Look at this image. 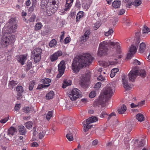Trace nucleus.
Here are the masks:
<instances>
[{
  "instance_id": "1",
  "label": "nucleus",
  "mask_w": 150,
  "mask_h": 150,
  "mask_svg": "<svg viewBox=\"0 0 150 150\" xmlns=\"http://www.w3.org/2000/svg\"><path fill=\"white\" fill-rule=\"evenodd\" d=\"M17 28L16 19L11 18L3 28V36L1 41L2 45L7 46L13 44L15 41V35L11 33L15 32Z\"/></svg>"
},
{
  "instance_id": "2",
  "label": "nucleus",
  "mask_w": 150,
  "mask_h": 150,
  "mask_svg": "<svg viewBox=\"0 0 150 150\" xmlns=\"http://www.w3.org/2000/svg\"><path fill=\"white\" fill-rule=\"evenodd\" d=\"M93 59V58L88 53L74 58L72 64L71 69L74 72L77 73L81 68L90 64Z\"/></svg>"
},
{
  "instance_id": "3",
  "label": "nucleus",
  "mask_w": 150,
  "mask_h": 150,
  "mask_svg": "<svg viewBox=\"0 0 150 150\" xmlns=\"http://www.w3.org/2000/svg\"><path fill=\"white\" fill-rule=\"evenodd\" d=\"M116 47V52L120 54L122 52L121 45L118 42H114L110 41H105L100 43L98 52V54L100 56L105 55L108 51V47Z\"/></svg>"
},
{
  "instance_id": "4",
  "label": "nucleus",
  "mask_w": 150,
  "mask_h": 150,
  "mask_svg": "<svg viewBox=\"0 0 150 150\" xmlns=\"http://www.w3.org/2000/svg\"><path fill=\"white\" fill-rule=\"evenodd\" d=\"M115 91V87L114 85L110 83L108 84L104 89L103 93L100 96L98 101L103 106L106 105L108 99L112 96Z\"/></svg>"
},
{
  "instance_id": "5",
  "label": "nucleus",
  "mask_w": 150,
  "mask_h": 150,
  "mask_svg": "<svg viewBox=\"0 0 150 150\" xmlns=\"http://www.w3.org/2000/svg\"><path fill=\"white\" fill-rule=\"evenodd\" d=\"M57 0H42L41 3L42 9H45L46 13L50 16L54 13L57 10L58 7Z\"/></svg>"
},
{
  "instance_id": "6",
  "label": "nucleus",
  "mask_w": 150,
  "mask_h": 150,
  "mask_svg": "<svg viewBox=\"0 0 150 150\" xmlns=\"http://www.w3.org/2000/svg\"><path fill=\"white\" fill-rule=\"evenodd\" d=\"M138 75L144 77L145 76L146 72L144 69H141L139 71L137 67H135L133 68L128 74L129 79L131 81H133Z\"/></svg>"
},
{
  "instance_id": "7",
  "label": "nucleus",
  "mask_w": 150,
  "mask_h": 150,
  "mask_svg": "<svg viewBox=\"0 0 150 150\" xmlns=\"http://www.w3.org/2000/svg\"><path fill=\"white\" fill-rule=\"evenodd\" d=\"M135 35L137 37L136 38L135 40L137 41L136 43V46L132 45L129 48V49L126 57L127 59H130L134 56V55L137 52V47L140 42V40L139 38V37L140 36V33L139 32L135 34Z\"/></svg>"
},
{
  "instance_id": "8",
  "label": "nucleus",
  "mask_w": 150,
  "mask_h": 150,
  "mask_svg": "<svg viewBox=\"0 0 150 150\" xmlns=\"http://www.w3.org/2000/svg\"><path fill=\"white\" fill-rule=\"evenodd\" d=\"M98 120V117L92 116L88 119L86 122H83L82 124L83 125V131L86 132L88 131L92 126V125L90 124L97 121Z\"/></svg>"
},
{
  "instance_id": "9",
  "label": "nucleus",
  "mask_w": 150,
  "mask_h": 150,
  "mask_svg": "<svg viewBox=\"0 0 150 150\" xmlns=\"http://www.w3.org/2000/svg\"><path fill=\"white\" fill-rule=\"evenodd\" d=\"M42 51V50L39 47L36 48L33 51L32 54L34 57V62L35 63H37L40 61Z\"/></svg>"
},
{
  "instance_id": "10",
  "label": "nucleus",
  "mask_w": 150,
  "mask_h": 150,
  "mask_svg": "<svg viewBox=\"0 0 150 150\" xmlns=\"http://www.w3.org/2000/svg\"><path fill=\"white\" fill-rule=\"evenodd\" d=\"M90 75L89 74H86L79 76V81L82 86H87L90 80Z\"/></svg>"
},
{
  "instance_id": "11",
  "label": "nucleus",
  "mask_w": 150,
  "mask_h": 150,
  "mask_svg": "<svg viewBox=\"0 0 150 150\" xmlns=\"http://www.w3.org/2000/svg\"><path fill=\"white\" fill-rule=\"evenodd\" d=\"M69 96L72 100H75L77 98L81 97L80 91L76 88H74L69 94Z\"/></svg>"
},
{
  "instance_id": "12",
  "label": "nucleus",
  "mask_w": 150,
  "mask_h": 150,
  "mask_svg": "<svg viewBox=\"0 0 150 150\" xmlns=\"http://www.w3.org/2000/svg\"><path fill=\"white\" fill-rule=\"evenodd\" d=\"M76 132L74 129L70 128L69 129L68 134L66 135V137L69 141H71L73 140Z\"/></svg>"
},
{
  "instance_id": "13",
  "label": "nucleus",
  "mask_w": 150,
  "mask_h": 150,
  "mask_svg": "<svg viewBox=\"0 0 150 150\" xmlns=\"http://www.w3.org/2000/svg\"><path fill=\"white\" fill-rule=\"evenodd\" d=\"M122 84L123 87L126 90H129L131 88L130 85L128 83V81L127 76L125 75H123L122 78Z\"/></svg>"
},
{
  "instance_id": "14",
  "label": "nucleus",
  "mask_w": 150,
  "mask_h": 150,
  "mask_svg": "<svg viewBox=\"0 0 150 150\" xmlns=\"http://www.w3.org/2000/svg\"><path fill=\"white\" fill-rule=\"evenodd\" d=\"M73 0H67L64 9V11L62 10L59 12V13L60 14H64V11H67L69 10L71 6Z\"/></svg>"
},
{
  "instance_id": "15",
  "label": "nucleus",
  "mask_w": 150,
  "mask_h": 150,
  "mask_svg": "<svg viewBox=\"0 0 150 150\" xmlns=\"http://www.w3.org/2000/svg\"><path fill=\"white\" fill-rule=\"evenodd\" d=\"M62 53L61 51H58L50 55V59L51 62H53L56 60L58 58L62 55Z\"/></svg>"
},
{
  "instance_id": "16",
  "label": "nucleus",
  "mask_w": 150,
  "mask_h": 150,
  "mask_svg": "<svg viewBox=\"0 0 150 150\" xmlns=\"http://www.w3.org/2000/svg\"><path fill=\"white\" fill-rule=\"evenodd\" d=\"M119 62L117 61V60L115 59V61L108 62H103L102 63V66L104 67H106L109 66L110 65H115L118 64Z\"/></svg>"
},
{
  "instance_id": "17",
  "label": "nucleus",
  "mask_w": 150,
  "mask_h": 150,
  "mask_svg": "<svg viewBox=\"0 0 150 150\" xmlns=\"http://www.w3.org/2000/svg\"><path fill=\"white\" fill-rule=\"evenodd\" d=\"M27 57L26 54L21 55L18 57V60L22 65H23L27 60Z\"/></svg>"
},
{
  "instance_id": "18",
  "label": "nucleus",
  "mask_w": 150,
  "mask_h": 150,
  "mask_svg": "<svg viewBox=\"0 0 150 150\" xmlns=\"http://www.w3.org/2000/svg\"><path fill=\"white\" fill-rule=\"evenodd\" d=\"M64 64L65 62L62 61H61L60 63L58 65V70L59 71L64 72L65 69Z\"/></svg>"
},
{
  "instance_id": "19",
  "label": "nucleus",
  "mask_w": 150,
  "mask_h": 150,
  "mask_svg": "<svg viewBox=\"0 0 150 150\" xmlns=\"http://www.w3.org/2000/svg\"><path fill=\"white\" fill-rule=\"evenodd\" d=\"M90 34V31L89 30H87L81 39V41L83 42H85L89 37V35Z\"/></svg>"
},
{
  "instance_id": "20",
  "label": "nucleus",
  "mask_w": 150,
  "mask_h": 150,
  "mask_svg": "<svg viewBox=\"0 0 150 150\" xmlns=\"http://www.w3.org/2000/svg\"><path fill=\"white\" fill-rule=\"evenodd\" d=\"M83 12L82 11H79L76 15V22H79L83 16Z\"/></svg>"
},
{
  "instance_id": "21",
  "label": "nucleus",
  "mask_w": 150,
  "mask_h": 150,
  "mask_svg": "<svg viewBox=\"0 0 150 150\" xmlns=\"http://www.w3.org/2000/svg\"><path fill=\"white\" fill-rule=\"evenodd\" d=\"M42 128L41 127H34L33 129V135L35 136L37 134L39 133V132L42 131Z\"/></svg>"
},
{
  "instance_id": "22",
  "label": "nucleus",
  "mask_w": 150,
  "mask_h": 150,
  "mask_svg": "<svg viewBox=\"0 0 150 150\" xmlns=\"http://www.w3.org/2000/svg\"><path fill=\"white\" fill-rule=\"evenodd\" d=\"M127 107L126 106L123 105L120 107L117 110L118 113L120 114H122L126 111Z\"/></svg>"
},
{
  "instance_id": "23",
  "label": "nucleus",
  "mask_w": 150,
  "mask_h": 150,
  "mask_svg": "<svg viewBox=\"0 0 150 150\" xmlns=\"http://www.w3.org/2000/svg\"><path fill=\"white\" fill-rule=\"evenodd\" d=\"M121 3L120 1H115L112 3V6L115 8H117L120 7L121 5Z\"/></svg>"
},
{
  "instance_id": "24",
  "label": "nucleus",
  "mask_w": 150,
  "mask_h": 150,
  "mask_svg": "<svg viewBox=\"0 0 150 150\" xmlns=\"http://www.w3.org/2000/svg\"><path fill=\"white\" fill-rule=\"evenodd\" d=\"M16 89L18 93V98H20L21 97V93L23 92L24 91L23 88L21 86H18L17 87Z\"/></svg>"
},
{
  "instance_id": "25",
  "label": "nucleus",
  "mask_w": 150,
  "mask_h": 150,
  "mask_svg": "<svg viewBox=\"0 0 150 150\" xmlns=\"http://www.w3.org/2000/svg\"><path fill=\"white\" fill-rule=\"evenodd\" d=\"M150 33V29L147 26L144 25L142 29V33L143 34L145 35L149 34Z\"/></svg>"
},
{
  "instance_id": "26",
  "label": "nucleus",
  "mask_w": 150,
  "mask_h": 150,
  "mask_svg": "<svg viewBox=\"0 0 150 150\" xmlns=\"http://www.w3.org/2000/svg\"><path fill=\"white\" fill-rule=\"evenodd\" d=\"M17 132L16 129L14 127H11L8 130V134L12 136Z\"/></svg>"
},
{
  "instance_id": "27",
  "label": "nucleus",
  "mask_w": 150,
  "mask_h": 150,
  "mask_svg": "<svg viewBox=\"0 0 150 150\" xmlns=\"http://www.w3.org/2000/svg\"><path fill=\"white\" fill-rule=\"evenodd\" d=\"M136 118L138 121L140 122H142L144 120V115L140 113H139L136 115Z\"/></svg>"
},
{
  "instance_id": "28",
  "label": "nucleus",
  "mask_w": 150,
  "mask_h": 150,
  "mask_svg": "<svg viewBox=\"0 0 150 150\" xmlns=\"http://www.w3.org/2000/svg\"><path fill=\"white\" fill-rule=\"evenodd\" d=\"M18 131L21 134L25 135L26 133V130L24 127L22 125H20L18 126Z\"/></svg>"
},
{
  "instance_id": "29",
  "label": "nucleus",
  "mask_w": 150,
  "mask_h": 150,
  "mask_svg": "<svg viewBox=\"0 0 150 150\" xmlns=\"http://www.w3.org/2000/svg\"><path fill=\"white\" fill-rule=\"evenodd\" d=\"M71 84V81L69 80H65L63 83L62 87L64 88H66L67 86L70 85Z\"/></svg>"
},
{
  "instance_id": "30",
  "label": "nucleus",
  "mask_w": 150,
  "mask_h": 150,
  "mask_svg": "<svg viewBox=\"0 0 150 150\" xmlns=\"http://www.w3.org/2000/svg\"><path fill=\"white\" fill-rule=\"evenodd\" d=\"M146 48L145 44L144 42H142L139 45V51L140 53L144 52Z\"/></svg>"
},
{
  "instance_id": "31",
  "label": "nucleus",
  "mask_w": 150,
  "mask_h": 150,
  "mask_svg": "<svg viewBox=\"0 0 150 150\" xmlns=\"http://www.w3.org/2000/svg\"><path fill=\"white\" fill-rule=\"evenodd\" d=\"M33 110V108L28 107H24L23 108V111L25 113H31Z\"/></svg>"
},
{
  "instance_id": "32",
  "label": "nucleus",
  "mask_w": 150,
  "mask_h": 150,
  "mask_svg": "<svg viewBox=\"0 0 150 150\" xmlns=\"http://www.w3.org/2000/svg\"><path fill=\"white\" fill-rule=\"evenodd\" d=\"M57 42L55 39H53L50 42L49 45L50 47H54L56 45Z\"/></svg>"
},
{
  "instance_id": "33",
  "label": "nucleus",
  "mask_w": 150,
  "mask_h": 150,
  "mask_svg": "<svg viewBox=\"0 0 150 150\" xmlns=\"http://www.w3.org/2000/svg\"><path fill=\"white\" fill-rule=\"evenodd\" d=\"M54 95V92L52 91H51L46 94V98L48 99H52L53 98Z\"/></svg>"
},
{
  "instance_id": "34",
  "label": "nucleus",
  "mask_w": 150,
  "mask_h": 150,
  "mask_svg": "<svg viewBox=\"0 0 150 150\" xmlns=\"http://www.w3.org/2000/svg\"><path fill=\"white\" fill-rule=\"evenodd\" d=\"M53 112L52 111H48L46 115V119L48 120L49 121L52 117L53 116Z\"/></svg>"
},
{
  "instance_id": "35",
  "label": "nucleus",
  "mask_w": 150,
  "mask_h": 150,
  "mask_svg": "<svg viewBox=\"0 0 150 150\" xmlns=\"http://www.w3.org/2000/svg\"><path fill=\"white\" fill-rule=\"evenodd\" d=\"M42 24L40 22L37 23L35 26V29L36 30H40L42 27Z\"/></svg>"
},
{
  "instance_id": "36",
  "label": "nucleus",
  "mask_w": 150,
  "mask_h": 150,
  "mask_svg": "<svg viewBox=\"0 0 150 150\" xmlns=\"http://www.w3.org/2000/svg\"><path fill=\"white\" fill-rule=\"evenodd\" d=\"M41 81L42 83H43L44 84H48L50 83L51 82V80L49 78H45L43 79H42Z\"/></svg>"
},
{
  "instance_id": "37",
  "label": "nucleus",
  "mask_w": 150,
  "mask_h": 150,
  "mask_svg": "<svg viewBox=\"0 0 150 150\" xmlns=\"http://www.w3.org/2000/svg\"><path fill=\"white\" fill-rule=\"evenodd\" d=\"M18 82L17 81H12L9 83V86H10L13 88L18 83Z\"/></svg>"
},
{
  "instance_id": "38",
  "label": "nucleus",
  "mask_w": 150,
  "mask_h": 150,
  "mask_svg": "<svg viewBox=\"0 0 150 150\" xmlns=\"http://www.w3.org/2000/svg\"><path fill=\"white\" fill-rule=\"evenodd\" d=\"M141 3V0H135L133 3V4L136 6H137L140 5Z\"/></svg>"
},
{
  "instance_id": "39",
  "label": "nucleus",
  "mask_w": 150,
  "mask_h": 150,
  "mask_svg": "<svg viewBox=\"0 0 150 150\" xmlns=\"http://www.w3.org/2000/svg\"><path fill=\"white\" fill-rule=\"evenodd\" d=\"M25 125L26 128L28 129H30L32 127L33 123L31 121H30L26 123Z\"/></svg>"
},
{
  "instance_id": "40",
  "label": "nucleus",
  "mask_w": 150,
  "mask_h": 150,
  "mask_svg": "<svg viewBox=\"0 0 150 150\" xmlns=\"http://www.w3.org/2000/svg\"><path fill=\"white\" fill-rule=\"evenodd\" d=\"M35 83L34 81H32L30 82L29 87V89L30 91H31L33 89Z\"/></svg>"
},
{
  "instance_id": "41",
  "label": "nucleus",
  "mask_w": 150,
  "mask_h": 150,
  "mask_svg": "<svg viewBox=\"0 0 150 150\" xmlns=\"http://www.w3.org/2000/svg\"><path fill=\"white\" fill-rule=\"evenodd\" d=\"M125 128L127 129L126 131L128 133H130L132 129V127L130 125H127Z\"/></svg>"
},
{
  "instance_id": "42",
  "label": "nucleus",
  "mask_w": 150,
  "mask_h": 150,
  "mask_svg": "<svg viewBox=\"0 0 150 150\" xmlns=\"http://www.w3.org/2000/svg\"><path fill=\"white\" fill-rule=\"evenodd\" d=\"M9 116L6 117L0 120V122L2 124H4L6 123L8 120Z\"/></svg>"
},
{
  "instance_id": "43",
  "label": "nucleus",
  "mask_w": 150,
  "mask_h": 150,
  "mask_svg": "<svg viewBox=\"0 0 150 150\" xmlns=\"http://www.w3.org/2000/svg\"><path fill=\"white\" fill-rule=\"evenodd\" d=\"M113 33V30L112 29H110L108 31L105 33V35L106 36H108Z\"/></svg>"
},
{
  "instance_id": "44",
  "label": "nucleus",
  "mask_w": 150,
  "mask_h": 150,
  "mask_svg": "<svg viewBox=\"0 0 150 150\" xmlns=\"http://www.w3.org/2000/svg\"><path fill=\"white\" fill-rule=\"evenodd\" d=\"M49 86V85L39 84L37 88V89H40L44 88L47 87Z\"/></svg>"
},
{
  "instance_id": "45",
  "label": "nucleus",
  "mask_w": 150,
  "mask_h": 150,
  "mask_svg": "<svg viewBox=\"0 0 150 150\" xmlns=\"http://www.w3.org/2000/svg\"><path fill=\"white\" fill-rule=\"evenodd\" d=\"M35 15L34 14H33L28 19V21H29L30 22H33L35 21Z\"/></svg>"
},
{
  "instance_id": "46",
  "label": "nucleus",
  "mask_w": 150,
  "mask_h": 150,
  "mask_svg": "<svg viewBox=\"0 0 150 150\" xmlns=\"http://www.w3.org/2000/svg\"><path fill=\"white\" fill-rule=\"evenodd\" d=\"M96 95V93L95 91H92L89 94V97L90 98H92L95 97Z\"/></svg>"
},
{
  "instance_id": "47",
  "label": "nucleus",
  "mask_w": 150,
  "mask_h": 150,
  "mask_svg": "<svg viewBox=\"0 0 150 150\" xmlns=\"http://www.w3.org/2000/svg\"><path fill=\"white\" fill-rule=\"evenodd\" d=\"M18 141L17 144H19L20 143L23 142H24L23 137L22 136L20 137L18 139Z\"/></svg>"
},
{
  "instance_id": "48",
  "label": "nucleus",
  "mask_w": 150,
  "mask_h": 150,
  "mask_svg": "<svg viewBox=\"0 0 150 150\" xmlns=\"http://www.w3.org/2000/svg\"><path fill=\"white\" fill-rule=\"evenodd\" d=\"M100 25V23L98 21L95 24L94 29L95 30H97L99 27Z\"/></svg>"
},
{
  "instance_id": "49",
  "label": "nucleus",
  "mask_w": 150,
  "mask_h": 150,
  "mask_svg": "<svg viewBox=\"0 0 150 150\" xmlns=\"http://www.w3.org/2000/svg\"><path fill=\"white\" fill-rule=\"evenodd\" d=\"M145 142V141L144 140H142L140 141V142L139 143V144L138 145V146L139 147H141L143 146L144 145V144Z\"/></svg>"
},
{
  "instance_id": "50",
  "label": "nucleus",
  "mask_w": 150,
  "mask_h": 150,
  "mask_svg": "<svg viewBox=\"0 0 150 150\" xmlns=\"http://www.w3.org/2000/svg\"><path fill=\"white\" fill-rule=\"evenodd\" d=\"M49 32V31L48 30H46L45 31H42L41 34L42 35L45 36L48 34Z\"/></svg>"
},
{
  "instance_id": "51",
  "label": "nucleus",
  "mask_w": 150,
  "mask_h": 150,
  "mask_svg": "<svg viewBox=\"0 0 150 150\" xmlns=\"http://www.w3.org/2000/svg\"><path fill=\"white\" fill-rule=\"evenodd\" d=\"M21 107V105L20 104H17L15 107V110L16 111L18 110Z\"/></svg>"
},
{
  "instance_id": "52",
  "label": "nucleus",
  "mask_w": 150,
  "mask_h": 150,
  "mask_svg": "<svg viewBox=\"0 0 150 150\" xmlns=\"http://www.w3.org/2000/svg\"><path fill=\"white\" fill-rule=\"evenodd\" d=\"M101 86V83L100 82L97 83L95 86V88L96 89H98Z\"/></svg>"
},
{
  "instance_id": "53",
  "label": "nucleus",
  "mask_w": 150,
  "mask_h": 150,
  "mask_svg": "<svg viewBox=\"0 0 150 150\" xmlns=\"http://www.w3.org/2000/svg\"><path fill=\"white\" fill-rule=\"evenodd\" d=\"M107 115V113L103 111L100 115V117L101 118L105 117Z\"/></svg>"
},
{
  "instance_id": "54",
  "label": "nucleus",
  "mask_w": 150,
  "mask_h": 150,
  "mask_svg": "<svg viewBox=\"0 0 150 150\" xmlns=\"http://www.w3.org/2000/svg\"><path fill=\"white\" fill-rule=\"evenodd\" d=\"M89 7V5L87 4H85L84 5H83V8L86 10L88 9Z\"/></svg>"
},
{
  "instance_id": "55",
  "label": "nucleus",
  "mask_w": 150,
  "mask_h": 150,
  "mask_svg": "<svg viewBox=\"0 0 150 150\" xmlns=\"http://www.w3.org/2000/svg\"><path fill=\"white\" fill-rule=\"evenodd\" d=\"M45 135L44 133L43 132H40L39 133V137L40 139H42Z\"/></svg>"
},
{
  "instance_id": "56",
  "label": "nucleus",
  "mask_w": 150,
  "mask_h": 150,
  "mask_svg": "<svg viewBox=\"0 0 150 150\" xmlns=\"http://www.w3.org/2000/svg\"><path fill=\"white\" fill-rule=\"evenodd\" d=\"M115 114L114 112H112L109 115L108 118V120H110L112 117L113 116H115Z\"/></svg>"
},
{
  "instance_id": "57",
  "label": "nucleus",
  "mask_w": 150,
  "mask_h": 150,
  "mask_svg": "<svg viewBox=\"0 0 150 150\" xmlns=\"http://www.w3.org/2000/svg\"><path fill=\"white\" fill-rule=\"evenodd\" d=\"M31 146L32 147H36L38 146V144L37 142H34L32 143L31 144Z\"/></svg>"
},
{
  "instance_id": "58",
  "label": "nucleus",
  "mask_w": 150,
  "mask_h": 150,
  "mask_svg": "<svg viewBox=\"0 0 150 150\" xmlns=\"http://www.w3.org/2000/svg\"><path fill=\"white\" fill-rule=\"evenodd\" d=\"M134 63L136 65H139L140 64V62L137 59L134 60Z\"/></svg>"
},
{
  "instance_id": "59",
  "label": "nucleus",
  "mask_w": 150,
  "mask_h": 150,
  "mask_svg": "<svg viewBox=\"0 0 150 150\" xmlns=\"http://www.w3.org/2000/svg\"><path fill=\"white\" fill-rule=\"evenodd\" d=\"M97 79L100 81H103L105 79V78L102 76V75H100L97 78Z\"/></svg>"
},
{
  "instance_id": "60",
  "label": "nucleus",
  "mask_w": 150,
  "mask_h": 150,
  "mask_svg": "<svg viewBox=\"0 0 150 150\" xmlns=\"http://www.w3.org/2000/svg\"><path fill=\"white\" fill-rule=\"evenodd\" d=\"M125 12V10L124 9H121L120 10L118 14L119 15H122Z\"/></svg>"
},
{
  "instance_id": "61",
  "label": "nucleus",
  "mask_w": 150,
  "mask_h": 150,
  "mask_svg": "<svg viewBox=\"0 0 150 150\" xmlns=\"http://www.w3.org/2000/svg\"><path fill=\"white\" fill-rule=\"evenodd\" d=\"M145 103L144 100H142L139 102L138 103V106H141L143 105Z\"/></svg>"
},
{
  "instance_id": "62",
  "label": "nucleus",
  "mask_w": 150,
  "mask_h": 150,
  "mask_svg": "<svg viewBox=\"0 0 150 150\" xmlns=\"http://www.w3.org/2000/svg\"><path fill=\"white\" fill-rule=\"evenodd\" d=\"M119 69L118 68H113V69H112L111 70V71H112V72H113L115 74V73L118 72L119 71Z\"/></svg>"
},
{
  "instance_id": "63",
  "label": "nucleus",
  "mask_w": 150,
  "mask_h": 150,
  "mask_svg": "<svg viewBox=\"0 0 150 150\" xmlns=\"http://www.w3.org/2000/svg\"><path fill=\"white\" fill-rule=\"evenodd\" d=\"M98 143V141L97 140H94L92 143V145L95 146Z\"/></svg>"
},
{
  "instance_id": "64",
  "label": "nucleus",
  "mask_w": 150,
  "mask_h": 150,
  "mask_svg": "<svg viewBox=\"0 0 150 150\" xmlns=\"http://www.w3.org/2000/svg\"><path fill=\"white\" fill-rule=\"evenodd\" d=\"M64 73V72H62L59 71V74L57 75V77L58 78H60L63 74Z\"/></svg>"
}]
</instances>
